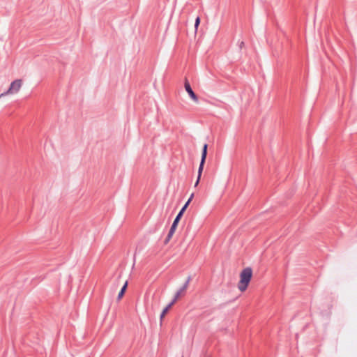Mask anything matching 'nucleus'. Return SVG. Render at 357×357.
Returning <instances> with one entry per match:
<instances>
[{"label": "nucleus", "instance_id": "nucleus-1", "mask_svg": "<svg viewBox=\"0 0 357 357\" xmlns=\"http://www.w3.org/2000/svg\"><path fill=\"white\" fill-rule=\"evenodd\" d=\"M252 275V270L250 267L244 268L240 274V281L238 284V288L241 291H244L247 289Z\"/></svg>", "mask_w": 357, "mask_h": 357}, {"label": "nucleus", "instance_id": "nucleus-16", "mask_svg": "<svg viewBox=\"0 0 357 357\" xmlns=\"http://www.w3.org/2000/svg\"><path fill=\"white\" fill-rule=\"evenodd\" d=\"M243 45H244V43H243V42H241V45H240V47H241Z\"/></svg>", "mask_w": 357, "mask_h": 357}, {"label": "nucleus", "instance_id": "nucleus-7", "mask_svg": "<svg viewBox=\"0 0 357 357\" xmlns=\"http://www.w3.org/2000/svg\"><path fill=\"white\" fill-rule=\"evenodd\" d=\"M173 305V304L172 303H170L162 312L161 314H160V319H162L165 315L167 314V312L169 311V310L172 307V306Z\"/></svg>", "mask_w": 357, "mask_h": 357}, {"label": "nucleus", "instance_id": "nucleus-9", "mask_svg": "<svg viewBox=\"0 0 357 357\" xmlns=\"http://www.w3.org/2000/svg\"><path fill=\"white\" fill-rule=\"evenodd\" d=\"M183 295H181V294H180L178 291H177L174 296V299L172 301V303L174 305L176 301L181 297Z\"/></svg>", "mask_w": 357, "mask_h": 357}, {"label": "nucleus", "instance_id": "nucleus-15", "mask_svg": "<svg viewBox=\"0 0 357 357\" xmlns=\"http://www.w3.org/2000/svg\"><path fill=\"white\" fill-rule=\"evenodd\" d=\"M181 295H184L185 294L186 290L182 287L180 288V289L178 291Z\"/></svg>", "mask_w": 357, "mask_h": 357}, {"label": "nucleus", "instance_id": "nucleus-4", "mask_svg": "<svg viewBox=\"0 0 357 357\" xmlns=\"http://www.w3.org/2000/svg\"><path fill=\"white\" fill-rule=\"evenodd\" d=\"M184 86H185V91H187V93H188V95L190 96V97L195 101V102H197L198 101V97L195 94V93L192 91V88H191V86L188 82V80L187 79V78H185V83H184Z\"/></svg>", "mask_w": 357, "mask_h": 357}, {"label": "nucleus", "instance_id": "nucleus-3", "mask_svg": "<svg viewBox=\"0 0 357 357\" xmlns=\"http://www.w3.org/2000/svg\"><path fill=\"white\" fill-rule=\"evenodd\" d=\"M21 86H22L21 79H16V80L13 81V82H11L8 91L3 93H1L0 97L7 95V94L17 93L20 89Z\"/></svg>", "mask_w": 357, "mask_h": 357}, {"label": "nucleus", "instance_id": "nucleus-8", "mask_svg": "<svg viewBox=\"0 0 357 357\" xmlns=\"http://www.w3.org/2000/svg\"><path fill=\"white\" fill-rule=\"evenodd\" d=\"M174 234V232H172L171 233V230L169 229V233L165 240V243L167 244L171 239V238L172 237L173 234Z\"/></svg>", "mask_w": 357, "mask_h": 357}, {"label": "nucleus", "instance_id": "nucleus-13", "mask_svg": "<svg viewBox=\"0 0 357 357\" xmlns=\"http://www.w3.org/2000/svg\"><path fill=\"white\" fill-rule=\"evenodd\" d=\"M124 294H125V293H124L123 291H121H121H119V294H118L117 299H118L119 301V300H121V299L122 298V297L123 296Z\"/></svg>", "mask_w": 357, "mask_h": 357}, {"label": "nucleus", "instance_id": "nucleus-14", "mask_svg": "<svg viewBox=\"0 0 357 357\" xmlns=\"http://www.w3.org/2000/svg\"><path fill=\"white\" fill-rule=\"evenodd\" d=\"M127 287H128V282L126 281L125 282V284H123V286L122 287L121 290L123 291L125 293L126 291Z\"/></svg>", "mask_w": 357, "mask_h": 357}, {"label": "nucleus", "instance_id": "nucleus-5", "mask_svg": "<svg viewBox=\"0 0 357 357\" xmlns=\"http://www.w3.org/2000/svg\"><path fill=\"white\" fill-rule=\"evenodd\" d=\"M181 218H182V215H181L180 214H177L176 217L175 218V219L171 226V228H170L171 233L175 232L177 225H178Z\"/></svg>", "mask_w": 357, "mask_h": 357}, {"label": "nucleus", "instance_id": "nucleus-2", "mask_svg": "<svg viewBox=\"0 0 357 357\" xmlns=\"http://www.w3.org/2000/svg\"><path fill=\"white\" fill-rule=\"evenodd\" d=\"M207 149H208V145H207V144H205L202 149L201 161H200L199 167L198 169L197 179L196 181L195 186H197L199 182V180H200V178H201L203 169H204V164L206 162V158L207 156Z\"/></svg>", "mask_w": 357, "mask_h": 357}, {"label": "nucleus", "instance_id": "nucleus-11", "mask_svg": "<svg viewBox=\"0 0 357 357\" xmlns=\"http://www.w3.org/2000/svg\"><path fill=\"white\" fill-rule=\"evenodd\" d=\"M190 280H191V277L189 276L187 280L185 281V282L183 284V285L181 287L185 289V290H187Z\"/></svg>", "mask_w": 357, "mask_h": 357}, {"label": "nucleus", "instance_id": "nucleus-10", "mask_svg": "<svg viewBox=\"0 0 357 357\" xmlns=\"http://www.w3.org/2000/svg\"><path fill=\"white\" fill-rule=\"evenodd\" d=\"M183 295H181V294H180L178 291H177L174 296V299L172 301V303L174 305L176 301L181 297Z\"/></svg>", "mask_w": 357, "mask_h": 357}, {"label": "nucleus", "instance_id": "nucleus-6", "mask_svg": "<svg viewBox=\"0 0 357 357\" xmlns=\"http://www.w3.org/2000/svg\"><path fill=\"white\" fill-rule=\"evenodd\" d=\"M193 197V194L191 195L190 197L188 199L187 202L184 204V206L182 207V208L180 210L178 214H180L183 216L184 212L185 211L186 208H188L190 202H191L192 199Z\"/></svg>", "mask_w": 357, "mask_h": 357}, {"label": "nucleus", "instance_id": "nucleus-12", "mask_svg": "<svg viewBox=\"0 0 357 357\" xmlns=\"http://www.w3.org/2000/svg\"><path fill=\"white\" fill-rule=\"evenodd\" d=\"M199 24H200V18H199V17H197L195 20V27L196 30L197 29Z\"/></svg>", "mask_w": 357, "mask_h": 357}]
</instances>
